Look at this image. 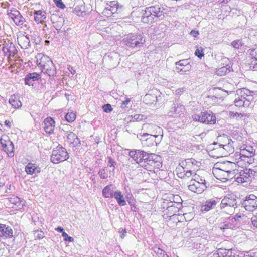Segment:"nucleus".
<instances>
[{
    "mask_svg": "<svg viewBox=\"0 0 257 257\" xmlns=\"http://www.w3.org/2000/svg\"><path fill=\"white\" fill-rule=\"evenodd\" d=\"M164 8L160 5L148 7L143 10L141 21L144 23L152 24L164 17Z\"/></svg>",
    "mask_w": 257,
    "mask_h": 257,
    "instance_id": "f257e3e1",
    "label": "nucleus"
},
{
    "mask_svg": "<svg viewBox=\"0 0 257 257\" xmlns=\"http://www.w3.org/2000/svg\"><path fill=\"white\" fill-rule=\"evenodd\" d=\"M40 60H37L38 66L41 68L42 72L46 73L48 76L53 77L56 74V69L53 62L50 58L47 56H41Z\"/></svg>",
    "mask_w": 257,
    "mask_h": 257,
    "instance_id": "f03ea898",
    "label": "nucleus"
},
{
    "mask_svg": "<svg viewBox=\"0 0 257 257\" xmlns=\"http://www.w3.org/2000/svg\"><path fill=\"white\" fill-rule=\"evenodd\" d=\"M123 9V6L119 5L117 1H111L106 4L102 14L107 17L116 19L120 16Z\"/></svg>",
    "mask_w": 257,
    "mask_h": 257,
    "instance_id": "7ed1b4c3",
    "label": "nucleus"
},
{
    "mask_svg": "<svg viewBox=\"0 0 257 257\" xmlns=\"http://www.w3.org/2000/svg\"><path fill=\"white\" fill-rule=\"evenodd\" d=\"M145 42V38L140 34H130L121 41L123 45L127 47L140 48Z\"/></svg>",
    "mask_w": 257,
    "mask_h": 257,
    "instance_id": "20e7f679",
    "label": "nucleus"
},
{
    "mask_svg": "<svg viewBox=\"0 0 257 257\" xmlns=\"http://www.w3.org/2000/svg\"><path fill=\"white\" fill-rule=\"evenodd\" d=\"M236 196L233 194H228L222 200L220 208L228 214H232L234 212L237 205Z\"/></svg>",
    "mask_w": 257,
    "mask_h": 257,
    "instance_id": "39448f33",
    "label": "nucleus"
},
{
    "mask_svg": "<svg viewBox=\"0 0 257 257\" xmlns=\"http://www.w3.org/2000/svg\"><path fill=\"white\" fill-rule=\"evenodd\" d=\"M158 156L152 153H147V155L139 162V165L148 171H152L155 168H159L161 163L157 160Z\"/></svg>",
    "mask_w": 257,
    "mask_h": 257,
    "instance_id": "423d86ee",
    "label": "nucleus"
},
{
    "mask_svg": "<svg viewBox=\"0 0 257 257\" xmlns=\"http://www.w3.org/2000/svg\"><path fill=\"white\" fill-rule=\"evenodd\" d=\"M68 158L69 155L66 149L59 145L53 150L51 161L52 163L57 164L66 160Z\"/></svg>",
    "mask_w": 257,
    "mask_h": 257,
    "instance_id": "0eeeda50",
    "label": "nucleus"
},
{
    "mask_svg": "<svg viewBox=\"0 0 257 257\" xmlns=\"http://www.w3.org/2000/svg\"><path fill=\"white\" fill-rule=\"evenodd\" d=\"M217 139L219 146H222L223 148L228 153H230L234 152V146L236 143L235 141H232L225 134L220 135Z\"/></svg>",
    "mask_w": 257,
    "mask_h": 257,
    "instance_id": "6e6552de",
    "label": "nucleus"
},
{
    "mask_svg": "<svg viewBox=\"0 0 257 257\" xmlns=\"http://www.w3.org/2000/svg\"><path fill=\"white\" fill-rule=\"evenodd\" d=\"M7 15L13 19L14 22L17 26L22 25L26 21L25 19L21 14L20 12L14 8L8 9Z\"/></svg>",
    "mask_w": 257,
    "mask_h": 257,
    "instance_id": "1a4fd4ad",
    "label": "nucleus"
},
{
    "mask_svg": "<svg viewBox=\"0 0 257 257\" xmlns=\"http://www.w3.org/2000/svg\"><path fill=\"white\" fill-rule=\"evenodd\" d=\"M185 110L184 105L177 102H173L168 114L169 116L175 118L181 117L184 115Z\"/></svg>",
    "mask_w": 257,
    "mask_h": 257,
    "instance_id": "9d476101",
    "label": "nucleus"
},
{
    "mask_svg": "<svg viewBox=\"0 0 257 257\" xmlns=\"http://www.w3.org/2000/svg\"><path fill=\"white\" fill-rule=\"evenodd\" d=\"M242 206L248 211H253L257 208V196L253 194L247 196Z\"/></svg>",
    "mask_w": 257,
    "mask_h": 257,
    "instance_id": "9b49d317",
    "label": "nucleus"
},
{
    "mask_svg": "<svg viewBox=\"0 0 257 257\" xmlns=\"http://www.w3.org/2000/svg\"><path fill=\"white\" fill-rule=\"evenodd\" d=\"M1 144L3 149L7 153V155L9 157H13L14 155V146L10 139L8 137H7V139H1Z\"/></svg>",
    "mask_w": 257,
    "mask_h": 257,
    "instance_id": "f8f14e48",
    "label": "nucleus"
},
{
    "mask_svg": "<svg viewBox=\"0 0 257 257\" xmlns=\"http://www.w3.org/2000/svg\"><path fill=\"white\" fill-rule=\"evenodd\" d=\"M103 60L108 63L109 67H115L119 63V55L116 52H110L108 56L103 57Z\"/></svg>",
    "mask_w": 257,
    "mask_h": 257,
    "instance_id": "ddd939ff",
    "label": "nucleus"
},
{
    "mask_svg": "<svg viewBox=\"0 0 257 257\" xmlns=\"http://www.w3.org/2000/svg\"><path fill=\"white\" fill-rule=\"evenodd\" d=\"M2 51L4 55L7 56L8 58H10L11 57H14L18 52L15 45L12 42H5L3 44Z\"/></svg>",
    "mask_w": 257,
    "mask_h": 257,
    "instance_id": "4468645a",
    "label": "nucleus"
},
{
    "mask_svg": "<svg viewBox=\"0 0 257 257\" xmlns=\"http://www.w3.org/2000/svg\"><path fill=\"white\" fill-rule=\"evenodd\" d=\"M207 188V186L203 183H197L193 180H191L188 186V189L195 193L200 194Z\"/></svg>",
    "mask_w": 257,
    "mask_h": 257,
    "instance_id": "2eb2a0df",
    "label": "nucleus"
},
{
    "mask_svg": "<svg viewBox=\"0 0 257 257\" xmlns=\"http://www.w3.org/2000/svg\"><path fill=\"white\" fill-rule=\"evenodd\" d=\"M128 155L139 165L140 161L147 155V152L140 150H133L129 152Z\"/></svg>",
    "mask_w": 257,
    "mask_h": 257,
    "instance_id": "dca6fc26",
    "label": "nucleus"
},
{
    "mask_svg": "<svg viewBox=\"0 0 257 257\" xmlns=\"http://www.w3.org/2000/svg\"><path fill=\"white\" fill-rule=\"evenodd\" d=\"M216 166L220 168V169L227 172L229 170H233L238 168L237 164L233 162L227 161L223 162H217L216 163Z\"/></svg>",
    "mask_w": 257,
    "mask_h": 257,
    "instance_id": "f3484780",
    "label": "nucleus"
},
{
    "mask_svg": "<svg viewBox=\"0 0 257 257\" xmlns=\"http://www.w3.org/2000/svg\"><path fill=\"white\" fill-rule=\"evenodd\" d=\"M253 100V96H249L248 98L241 97L236 95L234 100V104L236 106L241 107H248L251 104V102Z\"/></svg>",
    "mask_w": 257,
    "mask_h": 257,
    "instance_id": "a211bd4d",
    "label": "nucleus"
},
{
    "mask_svg": "<svg viewBox=\"0 0 257 257\" xmlns=\"http://www.w3.org/2000/svg\"><path fill=\"white\" fill-rule=\"evenodd\" d=\"M198 161L193 158H188L182 162L183 169H189L190 171H195L199 166Z\"/></svg>",
    "mask_w": 257,
    "mask_h": 257,
    "instance_id": "6ab92c4d",
    "label": "nucleus"
},
{
    "mask_svg": "<svg viewBox=\"0 0 257 257\" xmlns=\"http://www.w3.org/2000/svg\"><path fill=\"white\" fill-rule=\"evenodd\" d=\"M43 123L45 132L48 134H53L55 126L54 120L52 117H48L44 119Z\"/></svg>",
    "mask_w": 257,
    "mask_h": 257,
    "instance_id": "aec40b11",
    "label": "nucleus"
},
{
    "mask_svg": "<svg viewBox=\"0 0 257 257\" xmlns=\"http://www.w3.org/2000/svg\"><path fill=\"white\" fill-rule=\"evenodd\" d=\"M254 152H248L244 149H241L240 153V159L241 160L251 164L254 162Z\"/></svg>",
    "mask_w": 257,
    "mask_h": 257,
    "instance_id": "412c9836",
    "label": "nucleus"
},
{
    "mask_svg": "<svg viewBox=\"0 0 257 257\" xmlns=\"http://www.w3.org/2000/svg\"><path fill=\"white\" fill-rule=\"evenodd\" d=\"M40 75L35 72L30 73L26 75L24 79L25 84L29 86H33V82L38 81Z\"/></svg>",
    "mask_w": 257,
    "mask_h": 257,
    "instance_id": "4be33fe9",
    "label": "nucleus"
},
{
    "mask_svg": "<svg viewBox=\"0 0 257 257\" xmlns=\"http://www.w3.org/2000/svg\"><path fill=\"white\" fill-rule=\"evenodd\" d=\"M13 230L6 225L0 224V237L4 238H10L13 236Z\"/></svg>",
    "mask_w": 257,
    "mask_h": 257,
    "instance_id": "5701e85b",
    "label": "nucleus"
},
{
    "mask_svg": "<svg viewBox=\"0 0 257 257\" xmlns=\"http://www.w3.org/2000/svg\"><path fill=\"white\" fill-rule=\"evenodd\" d=\"M114 187L112 184L105 186L102 190V196L105 198L111 199L113 198L115 193Z\"/></svg>",
    "mask_w": 257,
    "mask_h": 257,
    "instance_id": "b1692460",
    "label": "nucleus"
},
{
    "mask_svg": "<svg viewBox=\"0 0 257 257\" xmlns=\"http://www.w3.org/2000/svg\"><path fill=\"white\" fill-rule=\"evenodd\" d=\"M68 142L72 144L73 147H79L81 145V142L77 136L74 133L70 132L67 135Z\"/></svg>",
    "mask_w": 257,
    "mask_h": 257,
    "instance_id": "393cba45",
    "label": "nucleus"
},
{
    "mask_svg": "<svg viewBox=\"0 0 257 257\" xmlns=\"http://www.w3.org/2000/svg\"><path fill=\"white\" fill-rule=\"evenodd\" d=\"M207 116H209V112L207 111L201 112L199 114H195L192 115V118L194 121H199L203 123H206V122L208 121V120H206V119L207 118Z\"/></svg>",
    "mask_w": 257,
    "mask_h": 257,
    "instance_id": "a878e982",
    "label": "nucleus"
},
{
    "mask_svg": "<svg viewBox=\"0 0 257 257\" xmlns=\"http://www.w3.org/2000/svg\"><path fill=\"white\" fill-rule=\"evenodd\" d=\"M25 171L28 174L32 175L40 173L41 169L36 164L29 163L25 167Z\"/></svg>",
    "mask_w": 257,
    "mask_h": 257,
    "instance_id": "bb28decb",
    "label": "nucleus"
},
{
    "mask_svg": "<svg viewBox=\"0 0 257 257\" xmlns=\"http://www.w3.org/2000/svg\"><path fill=\"white\" fill-rule=\"evenodd\" d=\"M34 20L37 23H42L46 18V13L42 10L35 11L34 12Z\"/></svg>",
    "mask_w": 257,
    "mask_h": 257,
    "instance_id": "cd10ccee",
    "label": "nucleus"
},
{
    "mask_svg": "<svg viewBox=\"0 0 257 257\" xmlns=\"http://www.w3.org/2000/svg\"><path fill=\"white\" fill-rule=\"evenodd\" d=\"M212 172L214 176L218 179H225L226 172L220 169V168H218L216 166L215 164L213 169Z\"/></svg>",
    "mask_w": 257,
    "mask_h": 257,
    "instance_id": "c85d7f7f",
    "label": "nucleus"
},
{
    "mask_svg": "<svg viewBox=\"0 0 257 257\" xmlns=\"http://www.w3.org/2000/svg\"><path fill=\"white\" fill-rule=\"evenodd\" d=\"M113 197L115 199L119 206H123L126 204L124 196L120 190H118L115 191V193Z\"/></svg>",
    "mask_w": 257,
    "mask_h": 257,
    "instance_id": "c756f323",
    "label": "nucleus"
},
{
    "mask_svg": "<svg viewBox=\"0 0 257 257\" xmlns=\"http://www.w3.org/2000/svg\"><path fill=\"white\" fill-rule=\"evenodd\" d=\"M19 45L23 49H27L30 46V39L27 36L23 35L18 38Z\"/></svg>",
    "mask_w": 257,
    "mask_h": 257,
    "instance_id": "7c9ffc66",
    "label": "nucleus"
},
{
    "mask_svg": "<svg viewBox=\"0 0 257 257\" xmlns=\"http://www.w3.org/2000/svg\"><path fill=\"white\" fill-rule=\"evenodd\" d=\"M236 181L240 183L249 181V176H248L246 169L240 172L239 176L236 178Z\"/></svg>",
    "mask_w": 257,
    "mask_h": 257,
    "instance_id": "2f4dec72",
    "label": "nucleus"
},
{
    "mask_svg": "<svg viewBox=\"0 0 257 257\" xmlns=\"http://www.w3.org/2000/svg\"><path fill=\"white\" fill-rule=\"evenodd\" d=\"M216 202L214 199L207 200L204 205L201 207L202 211H208L214 208L216 205Z\"/></svg>",
    "mask_w": 257,
    "mask_h": 257,
    "instance_id": "473e14b6",
    "label": "nucleus"
},
{
    "mask_svg": "<svg viewBox=\"0 0 257 257\" xmlns=\"http://www.w3.org/2000/svg\"><path fill=\"white\" fill-rule=\"evenodd\" d=\"M9 102L14 108H18L22 106L21 102L19 100L18 97L15 95L11 96Z\"/></svg>",
    "mask_w": 257,
    "mask_h": 257,
    "instance_id": "72a5a7b5",
    "label": "nucleus"
},
{
    "mask_svg": "<svg viewBox=\"0 0 257 257\" xmlns=\"http://www.w3.org/2000/svg\"><path fill=\"white\" fill-rule=\"evenodd\" d=\"M157 100V96L155 94L152 95L151 94H147L143 98L144 102L147 105L153 104L154 102H156Z\"/></svg>",
    "mask_w": 257,
    "mask_h": 257,
    "instance_id": "f704fd0d",
    "label": "nucleus"
},
{
    "mask_svg": "<svg viewBox=\"0 0 257 257\" xmlns=\"http://www.w3.org/2000/svg\"><path fill=\"white\" fill-rule=\"evenodd\" d=\"M73 12L74 14L79 16L84 17L87 15L85 11V6L83 5L76 6L74 8Z\"/></svg>",
    "mask_w": 257,
    "mask_h": 257,
    "instance_id": "c9c22d12",
    "label": "nucleus"
},
{
    "mask_svg": "<svg viewBox=\"0 0 257 257\" xmlns=\"http://www.w3.org/2000/svg\"><path fill=\"white\" fill-rule=\"evenodd\" d=\"M251 93V92L250 90L245 88L237 90V95L239 97H245L246 99V98H248L249 96H253Z\"/></svg>",
    "mask_w": 257,
    "mask_h": 257,
    "instance_id": "e433bc0d",
    "label": "nucleus"
},
{
    "mask_svg": "<svg viewBox=\"0 0 257 257\" xmlns=\"http://www.w3.org/2000/svg\"><path fill=\"white\" fill-rule=\"evenodd\" d=\"M230 67L228 65L223 66L217 70L216 74L219 76L225 75L230 71Z\"/></svg>",
    "mask_w": 257,
    "mask_h": 257,
    "instance_id": "4c0bfd02",
    "label": "nucleus"
},
{
    "mask_svg": "<svg viewBox=\"0 0 257 257\" xmlns=\"http://www.w3.org/2000/svg\"><path fill=\"white\" fill-rule=\"evenodd\" d=\"M107 166L109 167H112V170L110 171L109 172L111 173V172L113 174L115 173V170L116 167L117 163L111 157H107Z\"/></svg>",
    "mask_w": 257,
    "mask_h": 257,
    "instance_id": "58836bf2",
    "label": "nucleus"
},
{
    "mask_svg": "<svg viewBox=\"0 0 257 257\" xmlns=\"http://www.w3.org/2000/svg\"><path fill=\"white\" fill-rule=\"evenodd\" d=\"M227 249L225 248H219L213 253L211 257H225L226 256Z\"/></svg>",
    "mask_w": 257,
    "mask_h": 257,
    "instance_id": "ea45409f",
    "label": "nucleus"
},
{
    "mask_svg": "<svg viewBox=\"0 0 257 257\" xmlns=\"http://www.w3.org/2000/svg\"><path fill=\"white\" fill-rule=\"evenodd\" d=\"M10 201L11 203L16 205L17 207L20 208L23 206L24 203L21 199L17 196H14L10 198Z\"/></svg>",
    "mask_w": 257,
    "mask_h": 257,
    "instance_id": "a19ab883",
    "label": "nucleus"
},
{
    "mask_svg": "<svg viewBox=\"0 0 257 257\" xmlns=\"http://www.w3.org/2000/svg\"><path fill=\"white\" fill-rule=\"evenodd\" d=\"M182 207V204L181 202L177 201L174 202L173 205L172 206L173 208L171 210L170 213L174 214L175 213L179 212Z\"/></svg>",
    "mask_w": 257,
    "mask_h": 257,
    "instance_id": "79ce46f5",
    "label": "nucleus"
},
{
    "mask_svg": "<svg viewBox=\"0 0 257 257\" xmlns=\"http://www.w3.org/2000/svg\"><path fill=\"white\" fill-rule=\"evenodd\" d=\"M64 19L63 17H59L58 20L56 22H53V26L57 30H60L62 26L63 25Z\"/></svg>",
    "mask_w": 257,
    "mask_h": 257,
    "instance_id": "37998d69",
    "label": "nucleus"
},
{
    "mask_svg": "<svg viewBox=\"0 0 257 257\" xmlns=\"http://www.w3.org/2000/svg\"><path fill=\"white\" fill-rule=\"evenodd\" d=\"M189 59H182L178 62H176L175 63V65L176 66V70H178L180 71V69H181V68H180V67H182V66L184 67L185 66H186L187 64H188L189 63H190V62H189Z\"/></svg>",
    "mask_w": 257,
    "mask_h": 257,
    "instance_id": "c03bdc74",
    "label": "nucleus"
},
{
    "mask_svg": "<svg viewBox=\"0 0 257 257\" xmlns=\"http://www.w3.org/2000/svg\"><path fill=\"white\" fill-rule=\"evenodd\" d=\"M158 137V135L149 134V136H148L147 137V142L149 143L148 145H153L154 143H155L156 144H157L158 142H156V138Z\"/></svg>",
    "mask_w": 257,
    "mask_h": 257,
    "instance_id": "a18cd8bd",
    "label": "nucleus"
},
{
    "mask_svg": "<svg viewBox=\"0 0 257 257\" xmlns=\"http://www.w3.org/2000/svg\"><path fill=\"white\" fill-rule=\"evenodd\" d=\"M192 180H193L197 183H203L206 185V181L204 177L200 176L199 175L196 173L193 175Z\"/></svg>",
    "mask_w": 257,
    "mask_h": 257,
    "instance_id": "49530a36",
    "label": "nucleus"
},
{
    "mask_svg": "<svg viewBox=\"0 0 257 257\" xmlns=\"http://www.w3.org/2000/svg\"><path fill=\"white\" fill-rule=\"evenodd\" d=\"M76 119V115L73 112H68L65 115V119L69 122H72Z\"/></svg>",
    "mask_w": 257,
    "mask_h": 257,
    "instance_id": "de8ad7c7",
    "label": "nucleus"
},
{
    "mask_svg": "<svg viewBox=\"0 0 257 257\" xmlns=\"http://www.w3.org/2000/svg\"><path fill=\"white\" fill-rule=\"evenodd\" d=\"M243 45L242 40H234L231 42V46L236 49H240Z\"/></svg>",
    "mask_w": 257,
    "mask_h": 257,
    "instance_id": "09e8293b",
    "label": "nucleus"
},
{
    "mask_svg": "<svg viewBox=\"0 0 257 257\" xmlns=\"http://www.w3.org/2000/svg\"><path fill=\"white\" fill-rule=\"evenodd\" d=\"M246 171H247V173H248L249 181L257 176V171L248 168H246Z\"/></svg>",
    "mask_w": 257,
    "mask_h": 257,
    "instance_id": "8fccbe9b",
    "label": "nucleus"
},
{
    "mask_svg": "<svg viewBox=\"0 0 257 257\" xmlns=\"http://www.w3.org/2000/svg\"><path fill=\"white\" fill-rule=\"evenodd\" d=\"M237 172V168L234 169L233 170H229L226 172V180L231 179L234 177L236 175V172Z\"/></svg>",
    "mask_w": 257,
    "mask_h": 257,
    "instance_id": "3c124183",
    "label": "nucleus"
},
{
    "mask_svg": "<svg viewBox=\"0 0 257 257\" xmlns=\"http://www.w3.org/2000/svg\"><path fill=\"white\" fill-rule=\"evenodd\" d=\"M209 116H207L206 120H208V121L206 122V124H214L216 122V118L215 115L212 112H209Z\"/></svg>",
    "mask_w": 257,
    "mask_h": 257,
    "instance_id": "603ef678",
    "label": "nucleus"
},
{
    "mask_svg": "<svg viewBox=\"0 0 257 257\" xmlns=\"http://www.w3.org/2000/svg\"><path fill=\"white\" fill-rule=\"evenodd\" d=\"M155 252L159 257H169L166 252L159 247H155Z\"/></svg>",
    "mask_w": 257,
    "mask_h": 257,
    "instance_id": "864d4df0",
    "label": "nucleus"
},
{
    "mask_svg": "<svg viewBox=\"0 0 257 257\" xmlns=\"http://www.w3.org/2000/svg\"><path fill=\"white\" fill-rule=\"evenodd\" d=\"M133 119L137 121H143L147 119V116L142 114H135L133 117Z\"/></svg>",
    "mask_w": 257,
    "mask_h": 257,
    "instance_id": "5fc2aeb1",
    "label": "nucleus"
},
{
    "mask_svg": "<svg viewBox=\"0 0 257 257\" xmlns=\"http://www.w3.org/2000/svg\"><path fill=\"white\" fill-rule=\"evenodd\" d=\"M236 226V224H233L232 222H228L227 223L224 224L222 226H220L221 230H225L226 229L231 228L233 229Z\"/></svg>",
    "mask_w": 257,
    "mask_h": 257,
    "instance_id": "6e6d98bb",
    "label": "nucleus"
},
{
    "mask_svg": "<svg viewBox=\"0 0 257 257\" xmlns=\"http://www.w3.org/2000/svg\"><path fill=\"white\" fill-rule=\"evenodd\" d=\"M98 174L100 178L102 179H105L108 177V175L106 173L105 168H103L100 170L98 172Z\"/></svg>",
    "mask_w": 257,
    "mask_h": 257,
    "instance_id": "4d7b16f0",
    "label": "nucleus"
},
{
    "mask_svg": "<svg viewBox=\"0 0 257 257\" xmlns=\"http://www.w3.org/2000/svg\"><path fill=\"white\" fill-rule=\"evenodd\" d=\"M248 53H249V57L252 60L257 55V49H250L248 50Z\"/></svg>",
    "mask_w": 257,
    "mask_h": 257,
    "instance_id": "13d9d810",
    "label": "nucleus"
},
{
    "mask_svg": "<svg viewBox=\"0 0 257 257\" xmlns=\"http://www.w3.org/2000/svg\"><path fill=\"white\" fill-rule=\"evenodd\" d=\"M195 54L198 58H201L204 56L203 49L202 47L197 48Z\"/></svg>",
    "mask_w": 257,
    "mask_h": 257,
    "instance_id": "bf43d9fd",
    "label": "nucleus"
},
{
    "mask_svg": "<svg viewBox=\"0 0 257 257\" xmlns=\"http://www.w3.org/2000/svg\"><path fill=\"white\" fill-rule=\"evenodd\" d=\"M102 108H103V111L105 112H107V113L110 112L112 110L111 105L110 104H104L102 106Z\"/></svg>",
    "mask_w": 257,
    "mask_h": 257,
    "instance_id": "052dcab7",
    "label": "nucleus"
},
{
    "mask_svg": "<svg viewBox=\"0 0 257 257\" xmlns=\"http://www.w3.org/2000/svg\"><path fill=\"white\" fill-rule=\"evenodd\" d=\"M34 236L36 238L40 239L44 237V233L42 231L37 230L35 231Z\"/></svg>",
    "mask_w": 257,
    "mask_h": 257,
    "instance_id": "680f3d73",
    "label": "nucleus"
},
{
    "mask_svg": "<svg viewBox=\"0 0 257 257\" xmlns=\"http://www.w3.org/2000/svg\"><path fill=\"white\" fill-rule=\"evenodd\" d=\"M174 202V199L173 200H170L169 202H167V203L164 202L165 203H166V209L168 210V212H170L171 210L173 208L172 207V205H173Z\"/></svg>",
    "mask_w": 257,
    "mask_h": 257,
    "instance_id": "e2e57ef3",
    "label": "nucleus"
},
{
    "mask_svg": "<svg viewBox=\"0 0 257 257\" xmlns=\"http://www.w3.org/2000/svg\"><path fill=\"white\" fill-rule=\"evenodd\" d=\"M256 253L255 250H253L247 252L246 254H245L244 257H256Z\"/></svg>",
    "mask_w": 257,
    "mask_h": 257,
    "instance_id": "0e129e2a",
    "label": "nucleus"
},
{
    "mask_svg": "<svg viewBox=\"0 0 257 257\" xmlns=\"http://www.w3.org/2000/svg\"><path fill=\"white\" fill-rule=\"evenodd\" d=\"M183 172L185 173L183 175V178L186 177L187 178L190 177L194 171H190L189 169H183Z\"/></svg>",
    "mask_w": 257,
    "mask_h": 257,
    "instance_id": "69168bd1",
    "label": "nucleus"
},
{
    "mask_svg": "<svg viewBox=\"0 0 257 257\" xmlns=\"http://www.w3.org/2000/svg\"><path fill=\"white\" fill-rule=\"evenodd\" d=\"M56 6L61 8L64 9L65 7V5L63 3L61 0H54Z\"/></svg>",
    "mask_w": 257,
    "mask_h": 257,
    "instance_id": "338daca9",
    "label": "nucleus"
},
{
    "mask_svg": "<svg viewBox=\"0 0 257 257\" xmlns=\"http://www.w3.org/2000/svg\"><path fill=\"white\" fill-rule=\"evenodd\" d=\"M241 218V215L236 214L233 218L230 219V221L232 222L233 224L237 225V221Z\"/></svg>",
    "mask_w": 257,
    "mask_h": 257,
    "instance_id": "774afa93",
    "label": "nucleus"
}]
</instances>
